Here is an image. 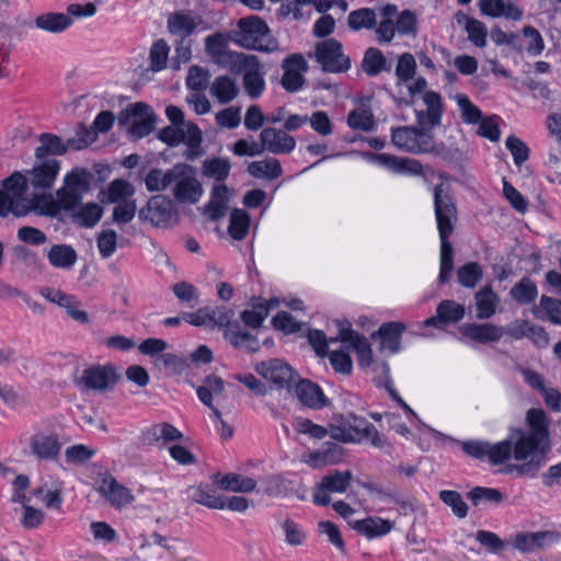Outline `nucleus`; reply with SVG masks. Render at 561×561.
Wrapping results in <instances>:
<instances>
[{"label":"nucleus","instance_id":"f257e3e1","mask_svg":"<svg viewBox=\"0 0 561 561\" xmlns=\"http://www.w3.org/2000/svg\"><path fill=\"white\" fill-rule=\"evenodd\" d=\"M28 176L14 172L2 182L0 187V217L12 214L24 217L34 211L39 216L64 219V214L70 210V171L64 175V185L53 194H34L31 199L24 197Z\"/></svg>","mask_w":561,"mask_h":561},{"label":"nucleus","instance_id":"f03ea898","mask_svg":"<svg viewBox=\"0 0 561 561\" xmlns=\"http://www.w3.org/2000/svg\"><path fill=\"white\" fill-rule=\"evenodd\" d=\"M527 430L511 431L514 440V460L506 467L507 472L534 478L546 462L551 448L549 419L543 410L530 409L526 414Z\"/></svg>","mask_w":561,"mask_h":561},{"label":"nucleus","instance_id":"7ed1b4c3","mask_svg":"<svg viewBox=\"0 0 561 561\" xmlns=\"http://www.w3.org/2000/svg\"><path fill=\"white\" fill-rule=\"evenodd\" d=\"M434 207L440 239L439 282L445 284L449 280L454 270V249L449 242V237L453 234L458 220V210L454 196L444 184L434 187Z\"/></svg>","mask_w":561,"mask_h":561},{"label":"nucleus","instance_id":"20e7f679","mask_svg":"<svg viewBox=\"0 0 561 561\" xmlns=\"http://www.w3.org/2000/svg\"><path fill=\"white\" fill-rule=\"evenodd\" d=\"M237 26L238 28L231 31L228 37L238 46L264 53L277 49V42L271 36L268 26L261 18L255 15L242 18Z\"/></svg>","mask_w":561,"mask_h":561},{"label":"nucleus","instance_id":"39448f33","mask_svg":"<svg viewBox=\"0 0 561 561\" xmlns=\"http://www.w3.org/2000/svg\"><path fill=\"white\" fill-rule=\"evenodd\" d=\"M424 103L426 104V112H416L417 131L416 142L419 145L417 153L430 152L435 149L433 137L427 130L440 124L443 112L442 100L438 93L428 91L423 95Z\"/></svg>","mask_w":561,"mask_h":561},{"label":"nucleus","instance_id":"423d86ee","mask_svg":"<svg viewBox=\"0 0 561 561\" xmlns=\"http://www.w3.org/2000/svg\"><path fill=\"white\" fill-rule=\"evenodd\" d=\"M158 137L171 147L185 142L188 149L184 156L188 160H194L203 153L201 150L202 131L194 123H187L185 126L172 125L164 127L159 131Z\"/></svg>","mask_w":561,"mask_h":561},{"label":"nucleus","instance_id":"0eeeda50","mask_svg":"<svg viewBox=\"0 0 561 561\" xmlns=\"http://www.w3.org/2000/svg\"><path fill=\"white\" fill-rule=\"evenodd\" d=\"M119 379L121 375L115 366L94 364L82 370L76 383L82 390L106 393L115 388Z\"/></svg>","mask_w":561,"mask_h":561},{"label":"nucleus","instance_id":"6e6552de","mask_svg":"<svg viewBox=\"0 0 561 561\" xmlns=\"http://www.w3.org/2000/svg\"><path fill=\"white\" fill-rule=\"evenodd\" d=\"M204 188L197 179L195 170L186 163H178V170L171 186V194L180 204H196L203 195Z\"/></svg>","mask_w":561,"mask_h":561},{"label":"nucleus","instance_id":"1a4fd4ad","mask_svg":"<svg viewBox=\"0 0 561 561\" xmlns=\"http://www.w3.org/2000/svg\"><path fill=\"white\" fill-rule=\"evenodd\" d=\"M138 217L153 227L167 228L178 220V211L168 196L154 195L139 209Z\"/></svg>","mask_w":561,"mask_h":561},{"label":"nucleus","instance_id":"9d476101","mask_svg":"<svg viewBox=\"0 0 561 561\" xmlns=\"http://www.w3.org/2000/svg\"><path fill=\"white\" fill-rule=\"evenodd\" d=\"M314 57L325 72H343L351 66L350 58L343 54L342 44L334 38L319 42Z\"/></svg>","mask_w":561,"mask_h":561},{"label":"nucleus","instance_id":"9b49d317","mask_svg":"<svg viewBox=\"0 0 561 561\" xmlns=\"http://www.w3.org/2000/svg\"><path fill=\"white\" fill-rule=\"evenodd\" d=\"M255 371L264 379L273 382L278 389H286L288 392H291V388L298 378V375L294 373L288 364L277 358L259 363L255 366Z\"/></svg>","mask_w":561,"mask_h":561},{"label":"nucleus","instance_id":"f8f14e48","mask_svg":"<svg viewBox=\"0 0 561 561\" xmlns=\"http://www.w3.org/2000/svg\"><path fill=\"white\" fill-rule=\"evenodd\" d=\"M28 447L35 458L39 460H54L60 453L61 443L58 434L39 431L30 437Z\"/></svg>","mask_w":561,"mask_h":561},{"label":"nucleus","instance_id":"ddd939ff","mask_svg":"<svg viewBox=\"0 0 561 561\" xmlns=\"http://www.w3.org/2000/svg\"><path fill=\"white\" fill-rule=\"evenodd\" d=\"M291 391L299 402L309 409L320 410L331 404L322 389L309 379L298 377Z\"/></svg>","mask_w":561,"mask_h":561},{"label":"nucleus","instance_id":"4468645a","mask_svg":"<svg viewBox=\"0 0 561 561\" xmlns=\"http://www.w3.org/2000/svg\"><path fill=\"white\" fill-rule=\"evenodd\" d=\"M96 491L115 508L127 506L135 500L131 491L111 474L102 478Z\"/></svg>","mask_w":561,"mask_h":561},{"label":"nucleus","instance_id":"2eb2a0df","mask_svg":"<svg viewBox=\"0 0 561 561\" xmlns=\"http://www.w3.org/2000/svg\"><path fill=\"white\" fill-rule=\"evenodd\" d=\"M60 170V163L56 159H46L33 167L28 172L30 185L35 190L50 188Z\"/></svg>","mask_w":561,"mask_h":561},{"label":"nucleus","instance_id":"dca6fc26","mask_svg":"<svg viewBox=\"0 0 561 561\" xmlns=\"http://www.w3.org/2000/svg\"><path fill=\"white\" fill-rule=\"evenodd\" d=\"M284 75L282 85L288 92L299 90L304 84L302 71L307 70V62L301 55H291L284 60Z\"/></svg>","mask_w":561,"mask_h":561},{"label":"nucleus","instance_id":"f3484780","mask_svg":"<svg viewBox=\"0 0 561 561\" xmlns=\"http://www.w3.org/2000/svg\"><path fill=\"white\" fill-rule=\"evenodd\" d=\"M260 140L265 145L268 152L289 153L295 149L296 140L283 129L273 127L264 128L260 134Z\"/></svg>","mask_w":561,"mask_h":561},{"label":"nucleus","instance_id":"a211bd4d","mask_svg":"<svg viewBox=\"0 0 561 561\" xmlns=\"http://www.w3.org/2000/svg\"><path fill=\"white\" fill-rule=\"evenodd\" d=\"M214 485L228 492L250 493L256 489V481L253 478L238 473L221 474L219 472L211 476Z\"/></svg>","mask_w":561,"mask_h":561},{"label":"nucleus","instance_id":"6ab92c4d","mask_svg":"<svg viewBox=\"0 0 561 561\" xmlns=\"http://www.w3.org/2000/svg\"><path fill=\"white\" fill-rule=\"evenodd\" d=\"M340 339L342 342L350 343L356 351L362 367H368L373 364V351L365 336L359 335L350 327H341Z\"/></svg>","mask_w":561,"mask_h":561},{"label":"nucleus","instance_id":"aec40b11","mask_svg":"<svg viewBox=\"0 0 561 561\" xmlns=\"http://www.w3.org/2000/svg\"><path fill=\"white\" fill-rule=\"evenodd\" d=\"M479 8L482 14L492 18L505 16L518 21L523 16V11L512 0H479Z\"/></svg>","mask_w":561,"mask_h":561},{"label":"nucleus","instance_id":"412c9836","mask_svg":"<svg viewBox=\"0 0 561 561\" xmlns=\"http://www.w3.org/2000/svg\"><path fill=\"white\" fill-rule=\"evenodd\" d=\"M560 537L554 531H538V533H520L515 536L513 546L524 553L541 550L545 546V540H556Z\"/></svg>","mask_w":561,"mask_h":561},{"label":"nucleus","instance_id":"4be33fe9","mask_svg":"<svg viewBox=\"0 0 561 561\" xmlns=\"http://www.w3.org/2000/svg\"><path fill=\"white\" fill-rule=\"evenodd\" d=\"M461 333L479 343L499 341L503 336V329L493 323H467L461 327Z\"/></svg>","mask_w":561,"mask_h":561},{"label":"nucleus","instance_id":"5701e85b","mask_svg":"<svg viewBox=\"0 0 561 561\" xmlns=\"http://www.w3.org/2000/svg\"><path fill=\"white\" fill-rule=\"evenodd\" d=\"M249 70L243 76V85L247 93L252 98H259L264 90L265 82L260 72V61L257 57H242Z\"/></svg>","mask_w":561,"mask_h":561},{"label":"nucleus","instance_id":"b1692460","mask_svg":"<svg viewBox=\"0 0 561 561\" xmlns=\"http://www.w3.org/2000/svg\"><path fill=\"white\" fill-rule=\"evenodd\" d=\"M404 330L405 325L402 322H387L378 331L373 332L371 337L379 336L383 347L388 348L391 353H397L401 348V335Z\"/></svg>","mask_w":561,"mask_h":561},{"label":"nucleus","instance_id":"393cba45","mask_svg":"<svg viewBox=\"0 0 561 561\" xmlns=\"http://www.w3.org/2000/svg\"><path fill=\"white\" fill-rule=\"evenodd\" d=\"M103 215V208L96 203L79 204L76 199L75 207L72 208V222L80 227L91 228L94 227Z\"/></svg>","mask_w":561,"mask_h":561},{"label":"nucleus","instance_id":"a878e982","mask_svg":"<svg viewBox=\"0 0 561 561\" xmlns=\"http://www.w3.org/2000/svg\"><path fill=\"white\" fill-rule=\"evenodd\" d=\"M201 23V18L188 12L179 11L172 13L168 19V28L172 34L180 35L185 39L190 36Z\"/></svg>","mask_w":561,"mask_h":561},{"label":"nucleus","instance_id":"bb28decb","mask_svg":"<svg viewBox=\"0 0 561 561\" xmlns=\"http://www.w3.org/2000/svg\"><path fill=\"white\" fill-rule=\"evenodd\" d=\"M135 193V187L128 181L116 179L112 181L106 190L101 191L100 202L103 204L121 203L129 201Z\"/></svg>","mask_w":561,"mask_h":561},{"label":"nucleus","instance_id":"cd10ccee","mask_svg":"<svg viewBox=\"0 0 561 561\" xmlns=\"http://www.w3.org/2000/svg\"><path fill=\"white\" fill-rule=\"evenodd\" d=\"M176 170L178 163L167 171L157 168L151 169L145 179L147 190L149 192H162L171 188Z\"/></svg>","mask_w":561,"mask_h":561},{"label":"nucleus","instance_id":"c85d7f7f","mask_svg":"<svg viewBox=\"0 0 561 561\" xmlns=\"http://www.w3.org/2000/svg\"><path fill=\"white\" fill-rule=\"evenodd\" d=\"M500 299L497 295L485 286L476 293V305L478 309L477 318L480 320L489 319L495 313Z\"/></svg>","mask_w":561,"mask_h":561},{"label":"nucleus","instance_id":"c756f323","mask_svg":"<svg viewBox=\"0 0 561 561\" xmlns=\"http://www.w3.org/2000/svg\"><path fill=\"white\" fill-rule=\"evenodd\" d=\"M248 172L254 178L275 180L282 175L283 170L277 159L268 158L249 163Z\"/></svg>","mask_w":561,"mask_h":561},{"label":"nucleus","instance_id":"7c9ffc66","mask_svg":"<svg viewBox=\"0 0 561 561\" xmlns=\"http://www.w3.org/2000/svg\"><path fill=\"white\" fill-rule=\"evenodd\" d=\"M34 23L39 30L49 33H61L70 25V18L64 13L48 12L38 15Z\"/></svg>","mask_w":561,"mask_h":561},{"label":"nucleus","instance_id":"2f4dec72","mask_svg":"<svg viewBox=\"0 0 561 561\" xmlns=\"http://www.w3.org/2000/svg\"><path fill=\"white\" fill-rule=\"evenodd\" d=\"M238 92L239 89L234 80L228 76L216 78L210 87V93L222 104L232 101L238 95Z\"/></svg>","mask_w":561,"mask_h":561},{"label":"nucleus","instance_id":"473e14b6","mask_svg":"<svg viewBox=\"0 0 561 561\" xmlns=\"http://www.w3.org/2000/svg\"><path fill=\"white\" fill-rule=\"evenodd\" d=\"M354 528L358 533L364 534L369 538H373L376 536L388 534L392 528V524L389 520L379 517H368L355 522Z\"/></svg>","mask_w":561,"mask_h":561},{"label":"nucleus","instance_id":"72a5a7b5","mask_svg":"<svg viewBox=\"0 0 561 561\" xmlns=\"http://www.w3.org/2000/svg\"><path fill=\"white\" fill-rule=\"evenodd\" d=\"M417 127H397L392 129V142L405 151L417 153Z\"/></svg>","mask_w":561,"mask_h":561},{"label":"nucleus","instance_id":"f704fd0d","mask_svg":"<svg viewBox=\"0 0 561 561\" xmlns=\"http://www.w3.org/2000/svg\"><path fill=\"white\" fill-rule=\"evenodd\" d=\"M362 68L368 76H377L381 71H390V65L387 64V59L381 50L370 47L366 50Z\"/></svg>","mask_w":561,"mask_h":561},{"label":"nucleus","instance_id":"c9c22d12","mask_svg":"<svg viewBox=\"0 0 561 561\" xmlns=\"http://www.w3.org/2000/svg\"><path fill=\"white\" fill-rule=\"evenodd\" d=\"M250 228V215L239 208H234L230 214V224L228 232L234 240H243L249 232Z\"/></svg>","mask_w":561,"mask_h":561},{"label":"nucleus","instance_id":"e433bc0d","mask_svg":"<svg viewBox=\"0 0 561 561\" xmlns=\"http://www.w3.org/2000/svg\"><path fill=\"white\" fill-rule=\"evenodd\" d=\"M39 142L41 145L35 149V157L39 160L46 159L50 154H62L67 150L61 139L51 134H42Z\"/></svg>","mask_w":561,"mask_h":561},{"label":"nucleus","instance_id":"4c0bfd02","mask_svg":"<svg viewBox=\"0 0 561 561\" xmlns=\"http://www.w3.org/2000/svg\"><path fill=\"white\" fill-rule=\"evenodd\" d=\"M206 53L211 56L214 62L226 66V57L230 50L226 49V39L221 33L209 35L205 41Z\"/></svg>","mask_w":561,"mask_h":561},{"label":"nucleus","instance_id":"58836bf2","mask_svg":"<svg viewBox=\"0 0 561 561\" xmlns=\"http://www.w3.org/2000/svg\"><path fill=\"white\" fill-rule=\"evenodd\" d=\"M511 296L516 302L520 305H528L536 299L537 287L530 278L523 277L512 287Z\"/></svg>","mask_w":561,"mask_h":561},{"label":"nucleus","instance_id":"ea45409f","mask_svg":"<svg viewBox=\"0 0 561 561\" xmlns=\"http://www.w3.org/2000/svg\"><path fill=\"white\" fill-rule=\"evenodd\" d=\"M230 162L227 159L213 158L203 162V174L215 179L216 183L227 179L230 172Z\"/></svg>","mask_w":561,"mask_h":561},{"label":"nucleus","instance_id":"a19ab883","mask_svg":"<svg viewBox=\"0 0 561 561\" xmlns=\"http://www.w3.org/2000/svg\"><path fill=\"white\" fill-rule=\"evenodd\" d=\"M514 440H512V434L510 436L496 444H490V451H488L489 460L493 465H501L507 461L508 459H514Z\"/></svg>","mask_w":561,"mask_h":561},{"label":"nucleus","instance_id":"79ce46f5","mask_svg":"<svg viewBox=\"0 0 561 561\" xmlns=\"http://www.w3.org/2000/svg\"><path fill=\"white\" fill-rule=\"evenodd\" d=\"M353 474L351 471H335L321 479L322 486L330 492L342 493L350 486Z\"/></svg>","mask_w":561,"mask_h":561},{"label":"nucleus","instance_id":"37998d69","mask_svg":"<svg viewBox=\"0 0 561 561\" xmlns=\"http://www.w3.org/2000/svg\"><path fill=\"white\" fill-rule=\"evenodd\" d=\"M347 24L354 31L371 28L376 24V13L368 8L355 10L350 13Z\"/></svg>","mask_w":561,"mask_h":561},{"label":"nucleus","instance_id":"c03bdc74","mask_svg":"<svg viewBox=\"0 0 561 561\" xmlns=\"http://www.w3.org/2000/svg\"><path fill=\"white\" fill-rule=\"evenodd\" d=\"M154 114L149 108L141 116H137L128 127V134L134 139L142 138L151 133L153 129Z\"/></svg>","mask_w":561,"mask_h":561},{"label":"nucleus","instance_id":"a18cd8bd","mask_svg":"<svg viewBox=\"0 0 561 561\" xmlns=\"http://www.w3.org/2000/svg\"><path fill=\"white\" fill-rule=\"evenodd\" d=\"M169 56V46L164 39L156 41L149 54L150 70L153 72L160 71L165 68Z\"/></svg>","mask_w":561,"mask_h":561},{"label":"nucleus","instance_id":"49530a36","mask_svg":"<svg viewBox=\"0 0 561 561\" xmlns=\"http://www.w3.org/2000/svg\"><path fill=\"white\" fill-rule=\"evenodd\" d=\"M483 272L477 262H470L457 271L458 282L468 288H473L482 278Z\"/></svg>","mask_w":561,"mask_h":561},{"label":"nucleus","instance_id":"de8ad7c7","mask_svg":"<svg viewBox=\"0 0 561 561\" xmlns=\"http://www.w3.org/2000/svg\"><path fill=\"white\" fill-rule=\"evenodd\" d=\"M438 319L444 324L448 322H458L465 316L463 306L454 300H444L437 307Z\"/></svg>","mask_w":561,"mask_h":561},{"label":"nucleus","instance_id":"09e8293b","mask_svg":"<svg viewBox=\"0 0 561 561\" xmlns=\"http://www.w3.org/2000/svg\"><path fill=\"white\" fill-rule=\"evenodd\" d=\"M93 179L94 175L87 169L76 168L72 170V208L76 199L80 198L77 193L88 192Z\"/></svg>","mask_w":561,"mask_h":561},{"label":"nucleus","instance_id":"8fccbe9b","mask_svg":"<svg viewBox=\"0 0 561 561\" xmlns=\"http://www.w3.org/2000/svg\"><path fill=\"white\" fill-rule=\"evenodd\" d=\"M347 124L353 129L369 131L375 125L374 115L368 110L356 108L348 114Z\"/></svg>","mask_w":561,"mask_h":561},{"label":"nucleus","instance_id":"3c124183","mask_svg":"<svg viewBox=\"0 0 561 561\" xmlns=\"http://www.w3.org/2000/svg\"><path fill=\"white\" fill-rule=\"evenodd\" d=\"M439 499L444 504L451 507L453 513L459 517L465 518L468 514V505L462 500L457 491L444 490L439 492Z\"/></svg>","mask_w":561,"mask_h":561},{"label":"nucleus","instance_id":"603ef678","mask_svg":"<svg viewBox=\"0 0 561 561\" xmlns=\"http://www.w3.org/2000/svg\"><path fill=\"white\" fill-rule=\"evenodd\" d=\"M60 493L61 484L59 482H56L51 488H47V485L44 484L33 491L35 496L42 497L48 508H58L60 506L62 502Z\"/></svg>","mask_w":561,"mask_h":561},{"label":"nucleus","instance_id":"864d4df0","mask_svg":"<svg viewBox=\"0 0 561 561\" xmlns=\"http://www.w3.org/2000/svg\"><path fill=\"white\" fill-rule=\"evenodd\" d=\"M233 316V310L226 307H217L215 309H210L209 322H211L213 325L225 330L240 328L239 322L232 321Z\"/></svg>","mask_w":561,"mask_h":561},{"label":"nucleus","instance_id":"5fc2aeb1","mask_svg":"<svg viewBox=\"0 0 561 561\" xmlns=\"http://www.w3.org/2000/svg\"><path fill=\"white\" fill-rule=\"evenodd\" d=\"M291 481L280 474L272 476L267 479L265 494L272 497H285L290 491Z\"/></svg>","mask_w":561,"mask_h":561},{"label":"nucleus","instance_id":"6e6d98bb","mask_svg":"<svg viewBox=\"0 0 561 561\" xmlns=\"http://www.w3.org/2000/svg\"><path fill=\"white\" fill-rule=\"evenodd\" d=\"M476 539L491 553H500L507 547L496 534L488 530L477 531Z\"/></svg>","mask_w":561,"mask_h":561},{"label":"nucleus","instance_id":"4d7b16f0","mask_svg":"<svg viewBox=\"0 0 561 561\" xmlns=\"http://www.w3.org/2000/svg\"><path fill=\"white\" fill-rule=\"evenodd\" d=\"M113 209V221L117 225H125L133 220L135 217L137 206L135 201H124L116 203Z\"/></svg>","mask_w":561,"mask_h":561},{"label":"nucleus","instance_id":"13d9d810","mask_svg":"<svg viewBox=\"0 0 561 561\" xmlns=\"http://www.w3.org/2000/svg\"><path fill=\"white\" fill-rule=\"evenodd\" d=\"M96 243L103 257L111 256L117 244V233L112 229H106L98 234Z\"/></svg>","mask_w":561,"mask_h":561},{"label":"nucleus","instance_id":"bf43d9fd","mask_svg":"<svg viewBox=\"0 0 561 561\" xmlns=\"http://www.w3.org/2000/svg\"><path fill=\"white\" fill-rule=\"evenodd\" d=\"M154 440L163 439L165 443L182 439V433L172 424L163 422L156 424L150 430Z\"/></svg>","mask_w":561,"mask_h":561},{"label":"nucleus","instance_id":"052dcab7","mask_svg":"<svg viewBox=\"0 0 561 561\" xmlns=\"http://www.w3.org/2000/svg\"><path fill=\"white\" fill-rule=\"evenodd\" d=\"M48 261L54 267L70 266V247L64 244L53 245L48 252Z\"/></svg>","mask_w":561,"mask_h":561},{"label":"nucleus","instance_id":"680f3d73","mask_svg":"<svg viewBox=\"0 0 561 561\" xmlns=\"http://www.w3.org/2000/svg\"><path fill=\"white\" fill-rule=\"evenodd\" d=\"M272 324L276 330H280L286 334L298 332L301 328V324L286 311H280L273 317Z\"/></svg>","mask_w":561,"mask_h":561},{"label":"nucleus","instance_id":"e2e57ef3","mask_svg":"<svg viewBox=\"0 0 561 561\" xmlns=\"http://www.w3.org/2000/svg\"><path fill=\"white\" fill-rule=\"evenodd\" d=\"M467 495L476 506L481 500L500 503L503 499L499 490L483 486L473 488Z\"/></svg>","mask_w":561,"mask_h":561},{"label":"nucleus","instance_id":"0e129e2a","mask_svg":"<svg viewBox=\"0 0 561 561\" xmlns=\"http://www.w3.org/2000/svg\"><path fill=\"white\" fill-rule=\"evenodd\" d=\"M506 147L511 151L514 162L522 165L529 157V149L525 142L515 136H510L506 139Z\"/></svg>","mask_w":561,"mask_h":561},{"label":"nucleus","instance_id":"69168bd1","mask_svg":"<svg viewBox=\"0 0 561 561\" xmlns=\"http://www.w3.org/2000/svg\"><path fill=\"white\" fill-rule=\"evenodd\" d=\"M416 62L414 57L411 54L405 53L399 57L396 75L400 80L408 81L414 76Z\"/></svg>","mask_w":561,"mask_h":561},{"label":"nucleus","instance_id":"338daca9","mask_svg":"<svg viewBox=\"0 0 561 561\" xmlns=\"http://www.w3.org/2000/svg\"><path fill=\"white\" fill-rule=\"evenodd\" d=\"M466 31L468 32V38L478 47H484L486 42L488 31L485 25L479 21H468V25H466Z\"/></svg>","mask_w":561,"mask_h":561},{"label":"nucleus","instance_id":"774afa93","mask_svg":"<svg viewBox=\"0 0 561 561\" xmlns=\"http://www.w3.org/2000/svg\"><path fill=\"white\" fill-rule=\"evenodd\" d=\"M522 34L525 38L528 39V44L526 46V50L534 55V56H537L539 55L542 50H543V39L540 35V33L533 26H525L523 30H522Z\"/></svg>","mask_w":561,"mask_h":561}]
</instances>
